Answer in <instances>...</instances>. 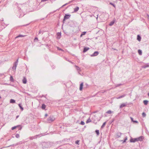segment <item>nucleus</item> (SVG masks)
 Listing matches in <instances>:
<instances>
[{
	"mask_svg": "<svg viewBox=\"0 0 149 149\" xmlns=\"http://www.w3.org/2000/svg\"><path fill=\"white\" fill-rule=\"evenodd\" d=\"M24 36H23V35H18V36H17L15 38H18V37H23Z\"/></svg>",
	"mask_w": 149,
	"mask_h": 149,
	"instance_id": "2f4dec72",
	"label": "nucleus"
},
{
	"mask_svg": "<svg viewBox=\"0 0 149 149\" xmlns=\"http://www.w3.org/2000/svg\"><path fill=\"white\" fill-rule=\"evenodd\" d=\"M19 117V116H16V118L17 119Z\"/></svg>",
	"mask_w": 149,
	"mask_h": 149,
	"instance_id": "5fc2aeb1",
	"label": "nucleus"
},
{
	"mask_svg": "<svg viewBox=\"0 0 149 149\" xmlns=\"http://www.w3.org/2000/svg\"><path fill=\"white\" fill-rule=\"evenodd\" d=\"M89 49V48L85 47L84 48V50L83 51V52H86Z\"/></svg>",
	"mask_w": 149,
	"mask_h": 149,
	"instance_id": "dca6fc26",
	"label": "nucleus"
},
{
	"mask_svg": "<svg viewBox=\"0 0 149 149\" xmlns=\"http://www.w3.org/2000/svg\"><path fill=\"white\" fill-rule=\"evenodd\" d=\"M122 133L120 132H118L116 134V136L117 138H119L120 137Z\"/></svg>",
	"mask_w": 149,
	"mask_h": 149,
	"instance_id": "1a4fd4ad",
	"label": "nucleus"
},
{
	"mask_svg": "<svg viewBox=\"0 0 149 149\" xmlns=\"http://www.w3.org/2000/svg\"><path fill=\"white\" fill-rule=\"evenodd\" d=\"M83 83L82 82L80 84V87H79V90L80 91H81L83 89Z\"/></svg>",
	"mask_w": 149,
	"mask_h": 149,
	"instance_id": "9b49d317",
	"label": "nucleus"
},
{
	"mask_svg": "<svg viewBox=\"0 0 149 149\" xmlns=\"http://www.w3.org/2000/svg\"><path fill=\"white\" fill-rule=\"evenodd\" d=\"M147 95L148 96H149V92H148L147 93Z\"/></svg>",
	"mask_w": 149,
	"mask_h": 149,
	"instance_id": "4d7b16f0",
	"label": "nucleus"
},
{
	"mask_svg": "<svg viewBox=\"0 0 149 149\" xmlns=\"http://www.w3.org/2000/svg\"><path fill=\"white\" fill-rule=\"evenodd\" d=\"M106 122H105L103 123V124L102 125V126L101 127V128H103L104 127V126L106 124Z\"/></svg>",
	"mask_w": 149,
	"mask_h": 149,
	"instance_id": "cd10ccee",
	"label": "nucleus"
},
{
	"mask_svg": "<svg viewBox=\"0 0 149 149\" xmlns=\"http://www.w3.org/2000/svg\"><path fill=\"white\" fill-rule=\"evenodd\" d=\"M42 33V34H43V31H42L41 30H40L39 32V34H41V33Z\"/></svg>",
	"mask_w": 149,
	"mask_h": 149,
	"instance_id": "c03bdc74",
	"label": "nucleus"
},
{
	"mask_svg": "<svg viewBox=\"0 0 149 149\" xmlns=\"http://www.w3.org/2000/svg\"><path fill=\"white\" fill-rule=\"evenodd\" d=\"M95 132L97 135H99V131L98 130H95Z\"/></svg>",
	"mask_w": 149,
	"mask_h": 149,
	"instance_id": "c85d7f7f",
	"label": "nucleus"
},
{
	"mask_svg": "<svg viewBox=\"0 0 149 149\" xmlns=\"http://www.w3.org/2000/svg\"><path fill=\"white\" fill-rule=\"evenodd\" d=\"M80 124L81 125H84L85 123H84V122L83 121H81V122Z\"/></svg>",
	"mask_w": 149,
	"mask_h": 149,
	"instance_id": "e433bc0d",
	"label": "nucleus"
},
{
	"mask_svg": "<svg viewBox=\"0 0 149 149\" xmlns=\"http://www.w3.org/2000/svg\"><path fill=\"white\" fill-rule=\"evenodd\" d=\"M148 101L147 100H144L143 102L145 105H147L148 102Z\"/></svg>",
	"mask_w": 149,
	"mask_h": 149,
	"instance_id": "b1692460",
	"label": "nucleus"
},
{
	"mask_svg": "<svg viewBox=\"0 0 149 149\" xmlns=\"http://www.w3.org/2000/svg\"><path fill=\"white\" fill-rule=\"evenodd\" d=\"M130 118L132 122L134 123H138V122L137 121L134 120L133 118L132 117H130Z\"/></svg>",
	"mask_w": 149,
	"mask_h": 149,
	"instance_id": "ddd939ff",
	"label": "nucleus"
},
{
	"mask_svg": "<svg viewBox=\"0 0 149 149\" xmlns=\"http://www.w3.org/2000/svg\"><path fill=\"white\" fill-rule=\"evenodd\" d=\"M70 15H67V14H65V15L64 17V18L63 20V22H64V21L66 19H69L70 18Z\"/></svg>",
	"mask_w": 149,
	"mask_h": 149,
	"instance_id": "39448f33",
	"label": "nucleus"
},
{
	"mask_svg": "<svg viewBox=\"0 0 149 149\" xmlns=\"http://www.w3.org/2000/svg\"><path fill=\"white\" fill-rule=\"evenodd\" d=\"M82 36H83V35H82V34H81V35H80V37H82Z\"/></svg>",
	"mask_w": 149,
	"mask_h": 149,
	"instance_id": "13d9d810",
	"label": "nucleus"
},
{
	"mask_svg": "<svg viewBox=\"0 0 149 149\" xmlns=\"http://www.w3.org/2000/svg\"><path fill=\"white\" fill-rule=\"evenodd\" d=\"M109 4L112 5L114 8H115V7H116L115 5L114 4L112 3L111 2H110L109 3Z\"/></svg>",
	"mask_w": 149,
	"mask_h": 149,
	"instance_id": "58836bf2",
	"label": "nucleus"
},
{
	"mask_svg": "<svg viewBox=\"0 0 149 149\" xmlns=\"http://www.w3.org/2000/svg\"><path fill=\"white\" fill-rule=\"evenodd\" d=\"M143 139V136H140L138 138H136L137 141H141Z\"/></svg>",
	"mask_w": 149,
	"mask_h": 149,
	"instance_id": "0eeeda50",
	"label": "nucleus"
},
{
	"mask_svg": "<svg viewBox=\"0 0 149 149\" xmlns=\"http://www.w3.org/2000/svg\"><path fill=\"white\" fill-rule=\"evenodd\" d=\"M137 39L139 41H141V36L139 35H137Z\"/></svg>",
	"mask_w": 149,
	"mask_h": 149,
	"instance_id": "aec40b11",
	"label": "nucleus"
},
{
	"mask_svg": "<svg viewBox=\"0 0 149 149\" xmlns=\"http://www.w3.org/2000/svg\"><path fill=\"white\" fill-rule=\"evenodd\" d=\"M121 141H123V143H124L126 141L125 140H122Z\"/></svg>",
	"mask_w": 149,
	"mask_h": 149,
	"instance_id": "09e8293b",
	"label": "nucleus"
},
{
	"mask_svg": "<svg viewBox=\"0 0 149 149\" xmlns=\"http://www.w3.org/2000/svg\"><path fill=\"white\" fill-rule=\"evenodd\" d=\"M17 127L18 128L19 130H21L22 128V127H21V125H18L17 126H15L14 127H12V128H11V130H14V129H15V128H16Z\"/></svg>",
	"mask_w": 149,
	"mask_h": 149,
	"instance_id": "20e7f679",
	"label": "nucleus"
},
{
	"mask_svg": "<svg viewBox=\"0 0 149 149\" xmlns=\"http://www.w3.org/2000/svg\"><path fill=\"white\" fill-rule=\"evenodd\" d=\"M46 133H43V134H41V135L42 136H44V135H46L47 134H46Z\"/></svg>",
	"mask_w": 149,
	"mask_h": 149,
	"instance_id": "de8ad7c7",
	"label": "nucleus"
},
{
	"mask_svg": "<svg viewBox=\"0 0 149 149\" xmlns=\"http://www.w3.org/2000/svg\"><path fill=\"white\" fill-rule=\"evenodd\" d=\"M114 23H115V21L114 20H113L111 22H110V23L109 24V25L110 26H111L114 24Z\"/></svg>",
	"mask_w": 149,
	"mask_h": 149,
	"instance_id": "a211bd4d",
	"label": "nucleus"
},
{
	"mask_svg": "<svg viewBox=\"0 0 149 149\" xmlns=\"http://www.w3.org/2000/svg\"><path fill=\"white\" fill-rule=\"evenodd\" d=\"M59 149H61V148H60Z\"/></svg>",
	"mask_w": 149,
	"mask_h": 149,
	"instance_id": "e2e57ef3",
	"label": "nucleus"
},
{
	"mask_svg": "<svg viewBox=\"0 0 149 149\" xmlns=\"http://www.w3.org/2000/svg\"><path fill=\"white\" fill-rule=\"evenodd\" d=\"M149 66V65L148 64H147L141 66L142 68H145L146 67H148Z\"/></svg>",
	"mask_w": 149,
	"mask_h": 149,
	"instance_id": "f8f14e48",
	"label": "nucleus"
},
{
	"mask_svg": "<svg viewBox=\"0 0 149 149\" xmlns=\"http://www.w3.org/2000/svg\"><path fill=\"white\" fill-rule=\"evenodd\" d=\"M142 116L143 117H145L146 116V114L144 112H143L142 113Z\"/></svg>",
	"mask_w": 149,
	"mask_h": 149,
	"instance_id": "c9c22d12",
	"label": "nucleus"
},
{
	"mask_svg": "<svg viewBox=\"0 0 149 149\" xmlns=\"http://www.w3.org/2000/svg\"><path fill=\"white\" fill-rule=\"evenodd\" d=\"M26 79L24 77L22 80V82L24 84H26Z\"/></svg>",
	"mask_w": 149,
	"mask_h": 149,
	"instance_id": "4468645a",
	"label": "nucleus"
},
{
	"mask_svg": "<svg viewBox=\"0 0 149 149\" xmlns=\"http://www.w3.org/2000/svg\"><path fill=\"white\" fill-rule=\"evenodd\" d=\"M67 3H66L63 6H65L66 5H67Z\"/></svg>",
	"mask_w": 149,
	"mask_h": 149,
	"instance_id": "6e6d98bb",
	"label": "nucleus"
},
{
	"mask_svg": "<svg viewBox=\"0 0 149 149\" xmlns=\"http://www.w3.org/2000/svg\"><path fill=\"white\" fill-rule=\"evenodd\" d=\"M86 33V32H84L81 33L83 35H85Z\"/></svg>",
	"mask_w": 149,
	"mask_h": 149,
	"instance_id": "a18cd8bd",
	"label": "nucleus"
},
{
	"mask_svg": "<svg viewBox=\"0 0 149 149\" xmlns=\"http://www.w3.org/2000/svg\"><path fill=\"white\" fill-rule=\"evenodd\" d=\"M75 67L76 68V69L77 70V72H78V74H79L81 75V74L80 73V71H81L80 68L79 67H78V66H77V65H75Z\"/></svg>",
	"mask_w": 149,
	"mask_h": 149,
	"instance_id": "423d86ee",
	"label": "nucleus"
},
{
	"mask_svg": "<svg viewBox=\"0 0 149 149\" xmlns=\"http://www.w3.org/2000/svg\"><path fill=\"white\" fill-rule=\"evenodd\" d=\"M106 113L108 114H111V111L110 110H109L107 111Z\"/></svg>",
	"mask_w": 149,
	"mask_h": 149,
	"instance_id": "72a5a7b5",
	"label": "nucleus"
},
{
	"mask_svg": "<svg viewBox=\"0 0 149 149\" xmlns=\"http://www.w3.org/2000/svg\"><path fill=\"white\" fill-rule=\"evenodd\" d=\"M91 122V120L90 119H88L86 121V123H89V122Z\"/></svg>",
	"mask_w": 149,
	"mask_h": 149,
	"instance_id": "4c0bfd02",
	"label": "nucleus"
},
{
	"mask_svg": "<svg viewBox=\"0 0 149 149\" xmlns=\"http://www.w3.org/2000/svg\"><path fill=\"white\" fill-rule=\"evenodd\" d=\"M48 0H41V1L42 2L45 1H48Z\"/></svg>",
	"mask_w": 149,
	"mask_h": 149,
	"instance_id": "8fccbe9b",
	"label": "nucleus"
},
{
	"mask_svg": "<svg viewBox=\"0 0 149 149\" xmlns=\"http://www.w3.org/2000/svg\"><path fill=\"white\" fill-rule=\"evenodd\" d=\"M2 126H1V125L0 126V130L2 128Z\"/></svg>",
	"mask_w": 149,
	"mask_h": 149,
	"instance_id": "864d4df0",
	"label": "nucleus"
},
{
	"mask_svg": "<svg viewBox=\"0 0 149 149\" xmlns=\"http://www.w3.org/2000/svg\"><path fill=\"white\" fill-rule=\"evenodd\" d=\"M125 95H121V96H120L119 97H118L117 98V99H120V98H121L124 97L125 96Z\"/></svg>",
	"mask_w": 149,
	"mask_h": 149,
	"instance_id": "393cba45",
	"label": "nucleus"
},
{
	"mask_svg": "<svg viewBox=\"0 0 149 149\" xmlns=\"http://www.w3.org/2000/svg\"><path fill=\"white\" fill-rule=\"evenodd\" d=\"M23 59H24V60H27V58L26 56H23Z\"/></svg>",
	"mask_w": 149,
	"mask_h": 149,
	"instance_id": "37998d69",
	"label": "nucleus"
},
{
	"mask_svg": "<svg viewBox=\"0 0 149 149\" xmlns=\"http://www.w3.org/2000/svg\"><path fill=\"white\" fill-rule=\"evenodd\" d=\"M15 100L13 99H11L10 100V103H15Z\"/></svg>",
	"mask_w": 149,
	"mask_h": 149,
	"instance_id": "6ab92c4d",
	"label": "nucleus"
},
{
	"mask_svg": "<svg viewBox=\"0 0 149 149\" xmlns=\"http://www.w3.org/2000/svg\"><path fill=\"white\" fill-rule=\"evenodd\" d=\"M15 137L17 138H18L19 137V134H15Z\"/></svg>",
	"mask_w": 149,
	"mask_h": 149,
	"instance_id": "473e14b6",
	"label": "nucleus"
},
{
	"mask_svg": "<svg viewBox=\"0 0 149 149\" xmlns=\"http://www.w3.org/2000/svg\"><path fill=\"white\" fill-rule=\"evenodd\" d=\"M79 140H77L75 141V143L77 145H79Z\"/></svg>",
	"mask_w": 149,
	"mask_h": 149,
	"instance_id": "7c9ffc66",
	"label": "nucleus"
},
{
	"mask_svg": "<svg viewBox=\"0 0 149 149\" xmlns=\"http://www.w3.org/2000/svg\"><path fill=\"white\" fill-rule=\"evenodd\" d=\"M18 106H19V108H20V109H21L22 111H23L24 109H23V107L21 106V104H18Z\"/></svg>",
	"mask_w": 149,
	"mask_h": 149,
	"instance_id": "5701e85b",
	"label": "nucleus"
},
{
	"mask_svg": "<svg viewBox=\"0 0 149 149\" xmlns=\"http://www.w3.org/2000/svg\"><path fill=\"white\" fill-rule=\"evenodd\" d=\"M55 120L54 117L53 116H51L47 119V121L48 123H51L54 121Z\"/></svg>",
	"mask_w": 149,
	"mask_h": 149,
	"instance_id": "f03ea898",
	"label": "nucleus"
},
{
	"mask_svg": "<svg viewBox=\"0 0 149 149\" xmlns=\"http://www.w3.org/2000/svg\"><path fill=\"white\" fill-rule=\"evenodd\" d=\"M34 41L35 42H37L38 41V38H36L34 39Z\"/></svg>",
	"mask_w": 149,
	"mask_h": 149,
	"instance_id": "79ce46f5",
	"label": "nucleus"
},
{
	"mask_svg": "<svg viewBox=\"0 0 149 149\" xmlns=\"http://www.w3.org/2000/svg\"><path fill=\"white\" fill-rule=\"evenodd\" d=\"M46 107V105L45 104H42V105L41 108L43 109H44Z\"/></svg>",
	"mask_w": 149,
	"mask_h": 149,
	"instance_id": "412c9836",
	"label": "nucleus"
},
{
	"mask_svg": "<svg viewBox=\"0 0 149 149\" xmlns=\"http://www.w3.org/2000/svg\"><path fill=\"white\" fill-rule=\"evenodd\" d=\"M53 66H52V68L53 69H54V68H55V66L54 65H53Z\"/></svg>",
	"mask_w": 149,
	"mask_h": 149,
	"instance_id": "603ef678",
	"label": "nucleus"
},
{
	"mask_svg": "<svg viewBox=\"0 0 149 149\" xmlns=\"http://www.w3.org/2000/svg\"><path fill=\"white\" fill-rule=\"evenodd\" d=\"M137 141L136 138H131L130 139V142H135Z\"/></svg>",
	"mask_w": 149,
	"mask_h": 149,
	"instance_id": "6e6552de",
	"label": "nucleus"
},
{
	"mask_svg": "<svg viewBox=\"0 0 149 149\" xmlns=\"http://www.w3.org/2000/svg\"><path fill=\"white\" fill-rule=\"evenodd\" d=\"M45 116H47V114H46L45 115Z\"/></svg>",
	"mask_w": 149,
	"mask_h": 149,
	"instance_id": "bf43d9fd",
	"label": "nucleus"
},
{
	"mask_svg": "<svg viewBox=\"0 0 149 149\" xmlns=\"http://www.w3.org/2000/svg\"><path fill=\"white\" fill-rule=\"evenodd\" d=\"M42 145L43 148H48L51 146V145L49 142H44Z\"/></svg>",
	"mask_w": 149,
	"mask_h": 149,
	"instance_id": "f257e3e1",
	"label": "nucleus"
},
{
	"mask_svg": "<svg viewBox=\"0 0 149 149\" xmlns=\"http://www.w3.org/2000/svg\"><path fill=\"white\" fill-rule=\"evenodd\" d=\"M99 54V52L98 51L95 52L93 54H92L91 56H97Z\"/></svg>",
	"mask_w": 149,
	"mask_h": 149,
	"instance_id": "9d476101",
	"label": "nucleus"
},
{
	"mask_svg": "<svg viewBox=\"0 0 149 149\" xmlns=\"http://www.w3.org/2000/svg\"><path fill=\"white\" fill-rule=\"evenodd\" d=\"M40 135H36V136H32V137H31V139H35L36 138H37V136H40Z\"/></svg>",
	"mask_w": 149,
	"mask_h": 149,
	"instance_id": "a878e982",
	"label": "nucleus"
},
{
	"mask_svg": "<svg viewBox=\"0 0 149 149\" xmlns=\"http://www.w3.org/2000/svg\"><path fill=\"white\" fill-rule=\"evenodd\" d=\"M72 1H70L69 2V3H70L71 2H72Z\"/></svg>",
	"mask_w": 149,
	"mask_h": 149,
	"instance_id": "052dcab7",
	"label": "nucleus"
},
{
	"mask_svg": "<svg viewBox=\"0 0 149 149\" xmlns=\"http://www.w3.org/2000/svg\"><path fill=\"white\" fill-rule=\"evenodd\" d=\"M138 53L139 55H142V52L141 50L139 49L138 50Z\"/></svg>",
	"mask_w": 149,
	"mask_h": 149,
	"instance_id": "bb28decb",
	"label": "nucleus"
},
{
	"mask_svg": "<svg viewBox=\"0 0 149 149\" xmlns=\"http://www.w3.org/2000/svg\"><path fill=\"white\" fill-rule=\"evenodd\" d=\"M79 8L78 7H77L74 9V12H77L79 10Z\"/></svg>",
	"mask_w": 149,
	"mask_h": 149,
	"instance_id": "2eb2a0df",
	"label": "nucleus"
},
{
	"mask_svg": "<svg viewBox=\"0 0 149 149\" xmlns=\"http://www.w3.org/2000/svg\"><path fill=\"white\" fill-rule=\"evenodd\" d=\"M64 58L65 59L66 61H68L69 62H71L69 61V59H68V58H66L64 56Z\"/></svg>",
	"mask_w": 149,
	"mask_h": 149,
	"instance_id": "ea45409f",
	"label": "nucleus"
},
{
	"mask_svg": "<svg viewBox=\"0 0 149 149\" xmlns=\"http://www.w3.org/2000/svg\"><path fill=\"white\" fill-rule=\"evenodd\" d=\"M124 140L126 141V140H127V136H126L125 137V139Z\"/></svg>",
	"mask_w": 149,
	"mask_h": 149,
	"instance_id": "3c124183",
	"label": "nucleus"
},
{
	"mask_svg": "<svg viewBox=\"0 0 149 149\" xmlns=\"http://www.w3.org/2000/svg\"><path fill=\"white\" fill-rule=\"evenodd\" d=\"M119 0V1H121V0Z\"/></svg>",
	"mask_w": 149,
	"mask_h": 149,
	"instance_id": "680f3d73",
	"label": "nucleus"
},
{
	"mask_svg": "<svg viewBox=\"0 0 149 149\" xmlns=\"http://www.w3.org/2000/svg\"><path fill=\"white\" fill-rule=\"evenodd\" d=\"M10 81L13 82L14 80L12 76H10Z\"/></svg>",
	"mask_w": 149,
	"mask_h": 149,
	"instance_id": "4be33fe9",
	"label": "nucleus"
},
{
	"mask_svg": "<svg viewBox=\"0 0 149 149\" xmlns=\"http://www.w3.org/2000/svg\"><path fill=\"white\" fill-rule=\"evenodd\" d=\"M57 35H58V37L57 38H60V36H61V33H57Z\"/></svg>",
	"mask_w": 149,
	"mask_h": 149,
	"instance_id": "c756f323",
	"label": "nucleus"
},
{
	"mask_svg": "<svg viewBox=\"0 0 149 149\" xmlns=\"http://www.w3.org/2000/svg\"><path fill=\"white\" fill-rule=\"evenodd\" d=\"M126 106V104L125 103H123L121 104L120 106V108H121L124 107H125Z\"/></svg>",
	"mask_w": 149,
	"mask_h": 149,
	"instance_id": "f3484780",
	"label": "nucleus"
},
{
	"mask_svg": "<svg viewBox=\"0 0 149 149\" xmlns=\"http://www.w3.org/2000/svg\"><path fill=\"white\" fill-rule=\"evenodd\" d=\"M18 58L16 61L14 63L13 65L12 68L15 71L16 70V67L18 65Z\"/></svg>",
	"mask_w": 149,
	"mask_h": 149,
	"instance_id": "7ed1b4c3",
	"label": "nucleus"
},
{
	"mask_svg": "<svg viewBox=\"0 0 149 149\" xmlns=\"http://www.w3.org/2000/svg\"><path fill=\"white\" fill-rule=\"evenodd\" d=\"M57 48L58 50L63 51V50L62 49L59 47H57Z\"/></svg>",
	"mask_w": 149,
	"mask_h": 149,
	"instance_id": "f704fd0d",
	"label": "nucleus"
},
{
	"mask_svg": "<svg viewBox=\"0 0 149 149\" xmlns=\"http://www.w3.org/2000/svg\"><path fill=\"white\" fill-rule=\"evenodd\" d=\"M4 60H3V61H7L8 60V59L7 58H4Z\"/></svg>",
	"mask_w": 149,
	"mask_h": 149,
	"instance_id": "a19ab883",
	"label": "nucleus"
},
{
	"mask_svg": "<svg viewBox=\"0 0 149 149\" xmlns=\"http://www.w3.org/2000/svg\"><path fill=\"white\" fill-rule=\"evenodd\" d=\"M122 84H118L117 85H116V87H118V86H120V85H122Z\"/></svg>",
	"mask_w": 149,
	"mask_h": 149,
	"instance_id": "49530a36",
	"label": "nucleus"
}]
</instances>
